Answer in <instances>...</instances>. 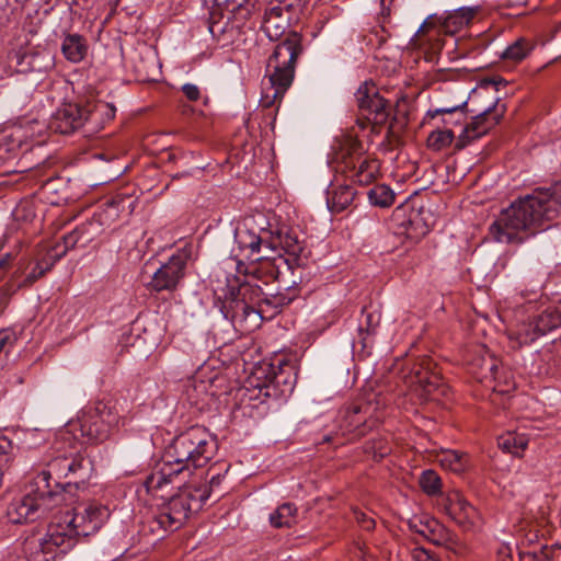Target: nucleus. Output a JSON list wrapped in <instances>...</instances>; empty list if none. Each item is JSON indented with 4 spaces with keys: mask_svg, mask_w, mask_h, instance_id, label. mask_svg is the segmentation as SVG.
<instances>
[{
    "mask_svg": "<svg viewBox=\"0 0 561 561\" xmlns=\"http://www.w3.org/2000/svg\"><path fill=\"white\" fill-rule=\"evenodd\" d=\"M561 209V183L537 188L514 201L490 226L491 238L501 243H520L546 221L553 220Z\"/></svg>",
    "mask_w": 561,
    "mask_h": 561,
    "instance_id": "1",
    "label": "nucleus"
},
{
    "mask_svg": "<svg viewBox=\"0 0 561 561\" xmlns=\"http://www.w3.org/2000/svg\"><path fill=\"white\" fill-rule=\"evenodd\" d=\"M108 516V508L98 503L75 508L67 512L59 523L49 525L45 536L27 538L24 552L28 561H54L58 554H65L75 547L76 537L96 533Z\"/></svg>",
    "mask_w": 561,
    "mask_h": 561,
    "instance_id": "2",
    "label": "nucleus"
},
{
    "mask_svg": "<svg viewBox=\"0 0 561 561\" xmlns=\"http://www.w3.org/2000/svg\"><path fill=\"white\" fill-rule=\"evenodd\" d=\"M222 478L220 474L213 476L209 486L186 488L163 502L159 505L157 513L144 524L141 531L144 534L151 533L161 539L165 533L179 529L192 512H196L203 506L210 495L209 491L218 486Z\"/></svg>",
    "mask_w": 561,
    "mask_h": 561,
    "instance_id": "3",
    "label": "nucleus"
},
{
    "mask_svg": "<svg viewBox=\"0 0 561 561\" xmlns=\"http://www.w3.org/2000/svg\"><path fill=\"white\" fill-rule=\"evenodd\" d=\"M264 291L257 283L240 282L239 278H227L220 311L237 331L249 333L260 327V314L256 307Z\"/></svg>",
    "mask_w": 561,
    "mask_h": 561,
    "instance_id": "4",
    "label": "nucleus"
},
{
    "mask_svg": "<svg viewBox=\"0 0 561 561\" xmlns=\"http://www.w3.org/2000/svg\"><path fill=\"white\" fill-rule=\"evenodd\" d=\"M301 51L297 34L287 36L275 46L266 67L268 85L264 84L260 101L263 107H272L280 102L294 80L295 65Z\"/></svg>",
    "mask_w": 561,
    "mask_h": 561,
    "instance_id": "5",
    "label": "nucleus"
},
{
    "mask_svg": "<svg viewBox=\"0 0 561 561\" xmlns=\"http://www.w3.org/2000/svg\"><path fill=\"white\" fill-rule=\"evenodd\" d=\"M217 442L202 426H193L178 435L165 449V459L181 473L191 474L193 469L206 466L215 456Z\"/></svg>",
    "mask_w": 561,
    "mask_h": 561,
    "instance_id": "6",
    "label": "nucleus"
},
{
    "mask_svg": "<svg viewBox=\"0 0 561 561\" xmlns=\"http://www.w3.org/2000/svg\"><path fill=\"white\" fill-rule=\"evenodd\" d=\"M376 410L377 405L368 401L357 400L352 402L340 411L339 431L334 434L324 435L322 442L344 444V442H337L339 435H350L351 438L366 435L377 424Z\"/></svg>",
    "mask_w": 561,
    "mask_h": 561,
    "instance_id": "7",
    "label": "nucleus"
},
{
    "mask_svg": "<svg viewBox=\"0 0 561 561\" xmlns=\"http://www.w3.org/2000/svg\"><path fill=\"white\" fill-rule=\"evenodd\" d=\"M256 224L255 217H250L244 219L234 230L237 255L251 262L266 259L267 252H275L276 242L273 239V232L264 227L256 229Z\"/></svg>",
    "mask_w": 561,
    "mask_h": 561,
    "instance_id": "8",
    "label": "nucleus"
},
{
    "mask_svg": "<svg viewBox=\"0 0 561 561\" xmlns=\"http://www.w3.org/2000/svg\"><path fill=\"white\" fill-rule=\"evenodd\" d=\"M119 424V415L114 408L98 402L84 411L80 417V432L91 443H103L108 439Z\"/></svg>",
    "mask_w": 561,
    "mask_h": 561,
    "instance_id": "9",
    "label": "nucleus"
},
{
    "mask_svg": "<svg viewBox=\"0 0 561 561\" xmlns=\"http://www.w3.org/2000/svg\"><path fill=\"white\" fill-rule=\"evenodd\" d=\"M57 501L50 494H42L35 482L30 486V491L20 499L13 500L7 510V516L12 524H23L34 522L39 518Z\"/></svg>",
    "mask_w": 561,
    "mask_h": 561,
    "instance_id": "10",
    "label": "nucleus"
},
{
    "mask_svg": "<svg viewBox=\"0 0 561 561\" xmlns=\"http://www.w3.org/2000/svg\"><path fill=\"white\" fill-rule=\"evenodd\" d=\"M341 158L346 176L359 185L370 184L379 173V161L364 152L355 140L348 141Z\"/></svg>",
    "mask_w": 561,
    "mask_h": 561,
    "instance_id": "11",
    "label": "nucleus"
},
{
    "mask_svg": "<svg viewBox=\"0 0 561 561\" xmlns=\"http://www.w3.org/2000/svg\"><path fill=\"white\" fill-rule=\"evenodd\" d=\"M193 254V245L185 244L170 256L152 275L149 288L154 291H173L185 275V267Z\"/></svg>",
    "mask_w": 561,
    "mask_h": 561,
    "instance_id": "12",
    "label": "nucleus"
},
{
    "mask_svg": "<svg viewBox=\"0 0 561 561\" xmlns=\"http://www.w3.org/2000/svg\"><path fill=\"white\" fill-rule=\"evenodd\" d=\"M411 371L414 390L423 400H438L439 396L446 394L447 387L442 381L439 373L436 371V364L431 357L419 358Z\"/></svg>",
    "mask_w": 561,
    "mask_h": 561,
    "instance_id": "13",
    "label": "nucleus"
},
{
    "mask_svg": "<svg viewBox=\"0 0 561 561\" xmlns=\"http://www.w3.org/2000/svg\"><path fill=\"white\" fill-rule=\"evenodd\" d=\"M505 105L499 104L497 101L492 106L486 107L483 112L472 117L471 123L467 124L462 133L458 137L456 147L462 149L471 141L481 138L488 134L505 113Z\"/></svg>",
    "mask_w": 561,
    "mask_h": 561,
    "instance_id": "14",
    "label": "nucleus"
},
{
    "mask_svg": "<svg viewBox=\"0 0 561 561\" xmlns=\"http://www.w3.org/2000/svg\"><path fill=\"white\" fill-rule=\"evenodd\" d=\"M561 325V313L558 310L547 309L533 322L518 325L515 334L519 345L529 344L548 332Z\"/></svg>",
    "mask_w": 561,
    "mask_h": 561,
    "instance_id": "15",
    "label": "nucleus"
},
{
    "mask_svg": "<svg viewBox=\"0 0 561 561\" xmlns=\"http://www.w3.org/2000/svg\"><path fill=\"white\" fill-rule=\"evenodd\" d=\"M69 470H71V465H69V455H57L46 463V469L42 470L34 478L35 485H38L42 494H50L59 501L61 495L51 486L50 480L67 478L69 476Z\"/></svg>",
    "mask_w": 561,
    "mask_h": 561,
    "instance_id": "16",
    "label": "nucleus"
},
{
    "mask_svg": "<svg viewBox=\"0 0 561 561\" xmlns=\"http://www.w3.org/2000/svg\"><path fill=\"white\" fill-rule=\"evenodd\" d=\"M84 125V111L77 103L62 104L51 116L49 128L59 134H70Z\"/></svg>",
    "mask_w": 561,
    "mask_h": 561,
    "instance_id": "17",
    "label": "nucleus"
},
{
    "mask_svg": "<svg viewBox=\"0 0 561 561\" xmlns=\"http://www.w3.org/2000/svg\"><path fill=\"white\" fill-rule=\"evenodd\" d=\"M445 510L450 518L465 529L471 528L478 517V512L459 491L448 493Z\"/></svg>",
    "mask_w": 561,
    "mask_h": 561,
    "instance_id": "18",
    "label": "nucleus"
},
{
    "mask_svg": "<svg viewBox=\"0 0 561 561\" xmlns=\"http://www.w3.org/2000/svg\"><path fill=\"white\" fill-rule=\"evenodd\" d=\"M82 107L84 111V125H89L91 131L103 128L116 114V107L112 103L104 101H88Z\"/></svg>",
    "mask_w": 561,
    "mask_h": 561,
    "instance_id": "19",
    "label": "nucleus"
},
{
    "mask_svg": "<svg viewBox=\"0 0 561 561\" xmlns=\"http://www.w3.org/2000/svg\"><path fill=\"white\" fill-rule=\"evenodd\" d=\"M181 469H178L173 463H169L165 455L162 461L157 465L153 471L146 478L144 485L149 493L161 490L164 485L174 481L181 476Z\"/></svg>",
    "mask_w": 561,
    "mask_h": 561,
    "instance_id": "20",
    "label": "nucleus"
},
{
    "mask_svg": "<svg viewBox=\"0 0 561 561\" xmlns=\"http://www.w3.org/2000/svg\"><path fill=\"white\" fill-rule=\"evenodd\" d=\"M100 231V225L96 221H87L76 227L71 232L64 236V251L58 254L61 257L66 252L75 247H85L92 242Z\"/></svg>",
    "mask_w": 561,
    "mask_h": 561,
    "instance_id": "21",
    "label": "nucleus"
},
{
    "mask_svg": "<svg viewBox=\"0 0 561 561\" xmlns=\"http://www.w3.org/2000/svg\"><path fill=\"white\" fill-rule=\"evenodd\" d=\"M356 192L350 184L332 183L327 190V205L331 213H341L354 202Z\"/></svg>",
    "mask_w": 561,
    "mask_h": 561,
    "instance_id": "22",
    "label": "nucleus"
},
{
    "mask_svg": "<svg viewBox=\"0 0 561 561\" xmlns=\"http://www.w3.org/2000/svg\"><path fill=\"white\" fill-rule=\"evenodd\" d=\"M21 72L43 73L54 67V57L46 50H32L23 54L19 61Z\"/></svg>",
    "mask_w": 561,
    "mask_h": 561,
    "instance_id": "23",
    "label": "nucleus"
},
{
    "mask_svg": "<svg viewBox=\"0 0 561 561\" xmlns=\"http://www.w3.org/2000/svg\"><path fill=\"white\" fill-rule=\"evenodd\" d=\"M293 300L291 297L277 293L265 294L256 307V312L260 314V323L264 318H272L278 313L284 306H287Z\"/></svg>",
    "mask_w": 561,
    "mask_h": 561,
    "instance_id": "24",
    "label": "nucleus"
},
{
    "mask_svg": "<svg viewBox=\"0 0 561 561\" xmlns=\"http://www.w3.org/2000/svg\"><path fill=\"white\" fill-rule=\"evenodd\" d=\"M274 253L275 252H267L266 259L254 260V262L259 263V266L254 267L252 273L265 274L268 277L280 282L283 268L285 267L288 271L289 265L287 260H285L280 254L273 256L272 254Z\"/></svg>",
    "mask_w": 561,
    "mask_h": 561,
    "instance_id": "25",
    "label": "nucleus"
},
{
    "mask_svg": "<svg viewBox=\"0 0 561 561\" xmlns=\"http://www.w3.org/2000/svg\"><path fill=\"white\" fill-rule=\"evenodd\" d=\"M366 107L359 110L365 118L374 125H382L388 121L390 115V104L387 100L379 95L371 99Z\"/></svg>",
    "mask_w": 561,
    "mask_h": 561,
    "instance_id": "26",
    "label": "nucleus"
},
{
    "mask_svg": "<svg viewBox=\"0 0 561 561\" xmlns=\"http://www.w3.org/2000/svg\"><path fill=\"white\" fill-rule=\"evenodd\" d=\"M61 51L67 60L77 64L87 56L88 45L81 35L69 34L62 41Z\"/></svg>",
    "mask_w": 561,
    "mask_h": 561,
    "instance_id": "27",
    "label": "nucleus"
},
{
    "mask_svg": "<svg viewBox=\"0 0 561 561\" xmlns=\"http://www.w3.org/2000/svg\"><path fill=\"white\" fill-rule=\"evenodd\" d=\"M381 314L378 310H370L368 308L362 309V314L358 324L359 343L363 347L368 346L369 336L376 333L380 323Z\"/></svg>",
    "mask_w": 561,
    "mask_h": 561,
    "instance_id": "28",
    "label": "nucleus"
},
{
    "mask_svg": "<svg viewBox=\"0 0 561 561\" xmlns=\"http://www.w3.org/2000/svg\"><path fill=\"white\" fill-rule=\"evenodd\" d=\"M69 465H71V470H69V474L76 477L73 484L79 486L80 483H84L91 477L93 471L92 461L89 457L78 453L76 455H69Z\"/></svg>",
    "mask_w": 561,
    "mask_h": 561,
    "instance_id": "29",
    "label": "nucleus"
},
{
    "mask_svg": "<svg viewBox=\"0 0 561 561\" xmlns=\"http://www.w3.org/2000/svg\"><path fill=\"white\" fill-rule=\"evenodd\" d=\"M473 374L481 381L497 379V360L488 352L472 362Z\"/></svg>",
    "mask_w": 561,
    "mask_h": 561,
    "instance_id": "30",
    "label": "nucleus"
},
{
    "mask_svg": "<svg viewBox=\"0 0 561 561\" xmlns=\"http://www.w3.org/2000/svg\"><path fill=\"white\" fill-rule=\"evenodd\" d=\"M438 461L442 467L460 473L469 466V456L459 450L448 449L439 455Z\"/></svg>",
    "mask_w": 561,
    "mask_h": 561,
    "instance_id": "31",
    "label": "nucleus"
},
{
    "mask_svg": "<svg viewBox=\"0 0 561 561\" xmlns=\"http://www.w3.org/2000/svg\"><path fill=\"white\" fill-rule=\"evenodd\" d=\"M410 528L424 537L426 540L439 545L442 542V536L438 531L442 530V526L434 519L423 522L421 519L411 520L409 523Z\"/></svg>",
    "mask_w": 561,
    "mask_h": 561,
    "instance_id": "32",
    "label": "nucleus"
},
{
    "mask_svg": "<svg viewBox=\"0 0 561 561\" xmlns=\"http://www.w3.org/2000/svg\"><path fill=\"white\" fill-rule=\"evenodd\" d=\"M497 444L504 451L513 455H519L526 449L528 439L524 434L507 433L499 438Z\"/></svg>",
    "mask_w": 561,
    "mask_h": 561,
    "instance_id": "33",
    "label": "nucleus"
},
{
    "mask_svg": "<svg viewBox=\"0 0 561 561\" xmlns=\"http://www.w3.org/2000/svg\"><path fill=\"white\" fill-rule=\"evenodd\" d=\"M296 507L285 503L270 515L271 525L276 528L290 527L296 519Z\"/></svg>",
    "mask_w": 561,
    "mask_h": 561,
    "instance_id": "34",
    "label": "nucleus"
},
{
    "mask_svg": "<svg viewBox=\"0 0 561 561\" xmlns=\"http://www.w3.org/2000/svg\"><path fill=\"white\" fill-rule=\"evenodd\" d=\"M467 105V101L461 104L451 106V107H440L434 111H428V115L431 117H436L437 115H449L448 118H443L444 125H457L460 124L466 118L465 107Z\"/></svg>",
    "mask_w": 561,
    "mask_h": 561,
    "instance_id": "35",
    "label": "nucleus"
},
{
    "mask_svg": "<svg viewBox=\"0 0 561 561\" xmlns=\"http://www.w3.org/2000/svg\"><path fill=\"white\" fill-rule=\"evenodd\" d=\"M58 254L55 256L53 255H46L41 261H38L33 268L25 275V278L22 282V286H30L33 283H35L38 278H41L43 275H45L46 272H48L56 261L58 260Z\"/></svg>",
    "mask_w": 561,
    "mask_h": 561,
    "instance_id": "36",
    "label": "nucleus"
},
{
    "mask_svg": "<svg viewBox=\"0 0 561 561\" xmlns=\"http://www.w3.org/2000/svg\"><path fill=\"white\" fill-rule=\"evenodd\" d=\"M533 49V45L524 38L515 41L512 45L507 46L501 54V57L506 60L520 61Z\"/></svg>",
    "mask_w": 561,
    "mask_h": 561,
    "instance_id": "37",
    "label": "nucleus"
},
{
    "mask_svg": "<svg viewBox=\"0 0 561 561\" xmlns=\"http://www.w3.org/2000/svg\"><path fill=\"white\" fill-rule=\"evenodd\" d=\"M455 135L451 129H436L427 137V147L434 151H440L451 145Z\"/></svg>",
    "mask_w": 561,
    "mask_h": 561,
    "instance_id": "38",
    "label": "nucleus"
},
{
    "mask_svg": "<svg viewBox=\"0 0 561 561\" xmlns=\"http://www.w3.org/2000/svg\"><path fill=\"white\" fill-rule=\"evenodd\" d=\"M368 199L375 206L388 207L394 201V193L389 186L379 184L369 190Z\"/></svg>",
    "mask_w": 561,
    "mask_h": 561,
    "instance_id": "39",
    "label": "nucleus"
},
{
    "mask_svg": "<svg viewBox=\"0 0 561 561\" xmlns=\"http://www.w3.org/2000/svg\"><path fill=\"white\" fill-rule=\"evenodd\" d=\"M273 239L275 240V252L278 248L285 250V252L291 255H298L302 251V247L298 241L297 237H294L289 233H284L282 231L277 232V234H273Z\"/></svg>",
    "mask_w": 561,
    "mask_h": 561,
    "instance_id": "40",
    "label": "nucleus"
},
{
    "mask_svg": "<svg viewBox=\"0 0 561 561\" xmlns=\"http://www.w3.org/2000/svg\"><path fill=\"white\" fill-rule=\"evenodd\" d=\"M420 485L427 495H437L442 491V481L434 470H425L420 477Z\"/></svg>",
    "mask_w": 561,
    "mask_h": 561,
    "instance_id": "41",
    "label": "nucleus"
},
{
    "mask_svg": "<svg viewBox=\"0 0 561 561\" xmlns=\"http://www.w3.org/2000/svg\"><path fill=\"white\" fill-rule=\"evenodd\" d=\"M23 137L24 133L20 127L4 131L0 135V147H5L8 152H14L22 147Z\"/></svg>",
    "mask_w": 561,
    "mask_h": 561,
    "instance_id": "42",
    "label": "nucleus"
},
{
    "mask_svg": "<svg viewBox=\"0 0 561 561\" xmlns=\"http://www.w3.org/2000/svg\"><path fill=\"white\" fill-rule=\"evenodd\" d=\"M377 88L373 82L365 81L362 83L355 92V100L358 110L366 107L373 98L377 96Z\"/></svg>",
    "mask_w": 561,
    "mask_h": 561,
    "instance_id": "43",
    "label": "nucleus"
},
{
    "mask_svg": "<svg viewBox=\"0 0 561 561\" xmlns=\"http://www.w3.org/2000/svg\"><path fill=\"white\" fill-rule=\"evenodd\" d=\"M18 342V334L11 328L0 330V354L10 353Z\"/></svg>",
    "mask_w": 561,
    "mask_h": 561,
    "instance_id": "44",
    "label": "nucleus"
},
{
    "mask_svg": "<svg viewBox=\"0 0 561 561\" xmlns=\"http://www.w3.org/2000/svg\"><path fill=\"white\" fill-rule=\"evenodd\" d=\"M477 9L472 7H462L455 11V14L451 16L455 21H458L460 24H468L473 16L476 15Z\"/></svg>",
    "mask_w": 561,
    "mask_h": 561,
    "instance_id": "45",
    "label": "nucleus"
},
{
    "mask_svg": "<svg viewBox=\"0 0 561 561\" xmlns=\"http://www.w3.org/2000/svg\"><path fill=\"white\" fill-rule=\"evenodd\" d=\"M215 14L211 15L208 21V31L211 34L213 38L219 39L220 36L225 33L226 26L228 22H220L215 20Z\"/></svg>",
    "mask_w": 561,
    "mask_h": 561,
    "instance_id": "46",
    "label": "nucleus"
},
{
    "mask_svg": "<svg viewBox=\"0 0 561 561\" xmlns=\"http://www.w3.org/2000/svg\"><path fill=\"white\" fill-rule=\"evenodd\" d=\"M354 518L365 530H371L375 527V522L371 517L367 516L359 510L353 511Z\"/></svg>",
    "mask_w": 561,
    "mask_h": 561,
    "instance_id": "47",
    "label": "nucleus"
},
{
    "mask_svg": "<svg viewBox=\"0 0 561 561\" xmlns=\"http://www.w3.org/2000/svg\"><path fill=\"white\" fill-rule=\"evenodd\" d=\"M181 91L188 101L195 102L201 98V90L194 83H185L182 85Z\"/></svg>",
    "mask_w": 561,
    "mask_h": 561,
    "instance_id": "48",
    "label": "nucleus"
},
{
    "mask_svg": "<svg viewBox=\"0 0 561 561\" xmlns=\"http://www.w3.org/2000/svg\"><path fill=\"white\" fill-rule=\"evenodd\" d=\"M411 558L413 561H438L426 549L422 547H414L411 550Z\"/></svg>",
    "mask_w": 561,
    "mask_h": 561,
    "instance_id": "49",
    "label": "nucleus"
},
{
    "mask_svg": "<svg viewBox=\"0 0 561 561\" xmlns=\"http://www.w3.org/2000/svg\"><path fill=\"white\" fill-rule=\"evenodd\" d=\"M556 548H560L559 546H552V547H542L540 550V560H550L553 558V552Z\"/></svg>",
    "mask_w": 561,
    "mask_h": 561,
    "instance_id": "50",
    "label": "nucleus"
},
{
    "mask_svg": "<svg viewBox=\"0 0 561 561\" xmlns=\"http://www.w3.org/2000/svg\"><path fill=\"white\" fill-rule=\"evenodd\" d=\"M10 262L11 255L9 253L0 257V279L2 278L4 271L10 265Z\"/></svg>",
    "mask_w": 561,
    "mask_h": 561,
    "instance_id": "51",
    "label": "nucleus"
},
{
    "mask_svg": "<svg viewBox=\"0 0 561 561\" xmlns=\"http://www.w3.org/2000/svg\"><path fill=\"white\" fill-rule=\"evenodd\" d=\"M390 453V448L386 445H381L374 449V457L383 458Z\"/></svg>",
    "mask_w": 561,
    "mask_h": 561,
    "instance_id": "52",
    "label": "nucleus"
},
{
    "mask_svg": "<svg viewBox=\"0 0 561 561\" xmlns=\"http://www.w3.org/2000/svg\"><path fill=\"white\" fill-rule=\"evenodd\" d=\"M355 556L362 558L364 561H370V556H368V553L363 547L356 548Z\"/></svg>",
    "mask_w": 561,
    "mask_h": 561,
    "instance_id": "53",
    "label": "nucleus"
},
{
    "mask_svg": "<svg viewBox=\"0 0 561 561\" xmlns=\"http://www.w3.org/2000/svg\"><path fill=\"white\" fill-rule=\"evenodd\" d=\"M271 22H272V19L271 18H267L266 21H265V27L266 30L268 31L270 27H271Z\"/></svg>",
    "mask_w": 561,
    "mask_h": 561,
    "instance_id": "54",
    "label": "nucleus"
},
{
    "mask_svg": "<svg viewBox=\"0 0 561 561\" xmlns=\"http://www.w3.org/2000/svg\"><path fill=\"white\" fill-rule=\"evenodd\" d=\"M58 479L54 480L55 482V488H61V489H65V485H61L60 482L57 481Z\"/></svg>",
    "mask_w": 561,
    "mask_h": 561,
    "instance_id": "55",
    "label": "nucleus"
},
{
    "mask_svg": "<svg viewBox=\"0 0 561 561\" xmlns=\"http://www.w3.org/2000/svg\"><path fill=\"white\" fill-rule=\"evenodd\" d=\"M449 540H450L451 542H454L455 545H457V546H461V543H460V542H458V540H457L456 538L454 539V538H451V537H450V538H449Z\"/></svg>",
    "mask_w": 561,
    "mask_h": 561,
    "instance_id": "56",
    "label": "nucleus"
},
{
    "mask_svg": "<svg viewBox=\"0 0 561 561\" xmlns=\"http://www.w3.org/2000/svg\"><path fill=\"white\" fill-rule=\"evenodd\" d=\"M497 391L501 392V393L508 392L510 391V387H507L505 389H499Z\"/></svg>",
    "mask_w": 561,
    "mask_h": 561,
    "instance_id": "57",
    "label": "nucleus"
},
{
    "mask_svg": "<svg viewBox=\"0 0 561 561\" xmlns=\"http://www.w3.org/2000/svg\"><path fill=\"white\" fill-rule=\"evenodd\" d=\"M257 219H259V221L265 222V218L262 215H260Z\"/></svg>",
    "mask_w": 561,
    "mask_h": 561,
    "instance_id": "58",
    "label": "nucleus"
},
{
    "mask_svg": "<svg viewBox=\"0 0 561 561\" xmlns=\"http://www.w3.org/2000/svg\"><path fill=\"white\" fill-rule=\"evenodd\" d=\"M427 232V228H425L424 230L421 231V233H426Z\"/></svg>",
    "mask_w": 561,
    "mask_h": 561,
    "instance_id": "59",
    "label": "nucleus"
}]
</instances>
